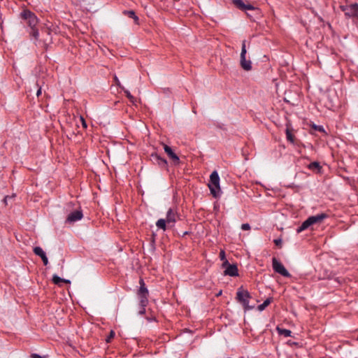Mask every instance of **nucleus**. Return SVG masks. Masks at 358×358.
Wrapping results in <instances>:
<instances>
[{
	"instance_id": "obj_1",
	"label": "nucleus",
	"mask_w": 358,
	"mask_h": 358,
	"mask_svg": "<svg viewBox=\"0 0 358 358\" xmlns=\"http://www.w3.org/2000/svg\"><path fill=\"white\" fill-rule=\"evenodd\" d=\"M139 285L140 287L137 291V296L139 299L141 308L138 313L140 315H143L145 313V307L148 303L149 292L143 278H140Z\"/></svg>"
},
{
	"instance_id": "obj_2",
	"label": "nucleus",
	"mask_w": 358,
	"mask_h": 358,
	"mask_svg": "<svg viewBox=\"0 0 358 358\" xmlns=\"http://www.w3.org/2000/svg\"><path fill=\"white\" fill-rule=\"evenodd\" d=\"M178 217V213L176 210H174L172 208H169L166 213V219H159L156 222V226L163 231H166L168 227H171L173 226L174 223L177 220V217Z\"/></svg>"
},
{
	"instance_id": "obj_3",
	"label": "nucleus",
	"mask_w": 358,
	"mask_h": 358,
	"mask_svg": "<svg viewBox=\"0 0 358 358\" xmlns=\"http://www.w3.org/2000/svg\"><path fill=\"white\" fill-rule=\"evenodd\" d=\"M211 194L215 198L220 196V177L216 171H214L210 176V180L208 185Z\"/></svg>"
},
{
	"instance_id": "obj_4",
	"label": "nucleus",
	"mask_w": 358,
	"mask_h": 358,
	"mask_svg": "<svg viewBox=\"0 0 358 358\" xmlns=\"http://www.w3.org/2000/svg\"><path fill=\"white\" fill-rule=\"evenodd\" d=\"M250 298L251 296L248 290L243 289L242 287L238 289L236 293V299L243 305L245 311L253 308V306H250L249 305V299Z\"/></svg>"
},
{
	"instance_id": "obj_5",
	"label": "nucleus",
	"mask_w": 358,
	"mask_h": 358,
	"mask_svg": "<svg viewBox=\"0 0 358 358\" xmlns=\"http://www.w3.org/2000/svg\"><path fill=\"white\" fill-rule=\"evenodd\" d=\"M246 41L244 40L242 42V46H241V59H240V64L241 66L245 70V71H250L252 69V63L250 60L246 59Z\"/></svg>"
},
{
	"instance_id": "obj_6",
	"label": "nucleus",
	"mask_w": 358,
	"mask_h": 358,
	"mask_svg": "<svg viewBox=\"0 0 358 358\" xmlns=\"http://www.w3.org/2000/svg\"><path fill=\"white\" fill-rule=\"evenodd\" d=\"M341 8L348 17L358 19V3H355L348 6H342Z\"/></svg>"
},
{
	"instance_id": "obj_7",
	"label": "nucleus",
	"mask_w": 358,
	"mask_h": 358,
	"mask_svg": "<svg viewBox=\"0 0 358 358\" xmlns=\"http://www.w3.org/2000/svg\"><path fill=\"white\" fill-rule=\"evenodd\" d=\"M22 17L27 21L30 28H34L38 24V18L36 15L29 10H25L21 13Z\"/></svg>"
},
{
	"instance_id": "obj_8",
	"label": "nucleus",
	"mask_w": 358,
	"mask_h": 358,
	"mask_svg": "<svg viewBox=\"0 0 358 358\" xmlns=\"http://www.w3.org/2000/svg\"><path fill=\"white\" fill-rule=\"evenodd\" d=\"M272 266L275 273H278L284 277L289 278L291 276L290 273L285 268L283 264L280 262L275 257L272 259Z\"/></svg>"
},
{
	"instance_id": "obj_9",
	"label": "nucleus",
	"mask_w": 358,
	"mask_h": 358,
	"mask_svg": "<svg viewBox=\"0 0 358 358\" xmlns=\"http://www.w3.org/2000/svg\"><path fill=\"white\" fill-rule=\"evenodd\" d=\"M222 267H225L226 269L224 271V275H229L235 277L238 275V270L236 264H229L227 259H225L222 263Z\"/></svg>"
},
{
	"instance_id": "obj_10",
	"label": "nucleus",
	"mask_w": 358,
	"mask_h": 358,
	"mask_svg": "<svg viewBox=\"0 0 358 358\" xmlns=\"http://www.w3.org/2000/svg\"><path fill=\"white\" fill-rule=\"evenodd\" d=\"M83 217V211L82 210L79 209V210H76L72 213H71L67 218H66V222H69V223H73V222H77L78 220H80Z\"/></svg>"
},
{
	"instance_id": "obj_11",
	"label": "nucleus",
	"mask_w": 358,
	"mask_h": 358,
	"mask_svg": "<svg viewBox=\"0 0 358 358\" xmlns=\"http://www.w3.org/2000/svg\"><path fill=\"white\" fill-rule=\"evenodd\" d=\"M165 152L168 155L169 158L175 164H179L180 159L178 155L172 150L171 148L167 145H164Z\"/></svg>"
},
{
	"instance_id": "obj_12",
	"label": "nucleus",
	"mask_w": 358,
	"mask_h": 358,
	"mask_svg": "<svg viewBox=\"0 0 358 358\" xmlns=\"http://www.w3.org/2000/svg\"><path fill=\"white\" fill-rule=\"evenodd\" d=\"M150 159L154 162L157 164L161 167H166L167 166V162L165 159L161 157L157 153H152L150 155Z\"/></svg>"
},
{
	"instance_id": "obj_13",
	"label": "nucleus",
	"mask_w": 358,
	"mask_h": 358,
	"mask_svg": "<svg viewBox=\"0 0 358 358\" xmlns=\"http://www.w3.org/2000/svg\"><path fill=\"white\" fill-rule=\"evenodd\" d=\"M234 5L242 10H254L255 7L251 4H245L242 0H233Z\"/></svg>"
},
{
	"instance_id": "obj_14",
	"label": "nucleus",
	"mask_w": 358,
	"mask_h": 358,
	"mask_svg": "<svg viewBox=\"0 0 358 358\" xmlns=\"http://www.w3.org/2000/svg\"><path fill=\"white\" fill-rule=\"evenodd\" d=\"M285 134H286V138L287 140L290 142L291 143H294V136L292 134V129L291 127V124L289 123H287L286 124V129H285Z\"/></svg>"
},
{
	"instance_id": "obj_15",
	"label": "nucleus",
	"mask_w": 358,
	"mask_h": 358,
	"mask_svg": "<svg viewBox=\"0 0 358 358\" xmlns=\"http://www.w3.org/2000/svg\"><path fill=\"white\" fill-rule=\"evenodd\" d=\"M313 220H311V217H309L307 220H306L301 225L296 229L297 233H300L303 231V230L308 229L309 227L313 225Z\"/></svg>"
},
{
	"instance_id": "obj_16",
	"label": "nucleus",
	"mask_w": 358,
	"mask_h": 358,
	"mask_svg": "<svg viewBox=\"0 0 358 358\" xmlns=\"http://www.w3.org/2000/svg\"><path fill=\"white\" fill-rule=\"evenodd\" d=\"M310 217L314 224L322 222L324 219L327 217V215L326 213H320L316 215L310 216Z\"/></svg>"
},
{
	"instance_id": "obj_17",
	"label": "nucleus",
	"mask_w": 358,
	"mask_h": 358,
	"mask_svg": "<svg viewBox=\"0 0 358 358\" xmlns=\"http://www.w3.org/2000/svg\"><path fill=\"white\" fill-rule=\"evenodd\" d=\"M123 13L129 17L134 19L135 24H138V17L134 10H124Z\"/></svg>"
},
{
	"instance_id": "obj_18",
	"label": "nucleus",
	"mask_w": 358,
	"mask_h": 358,
	"mask_svg": "<svg viewBox=\"0 0 358 358\" xmlns=\"http://www.w3.org/2000/svg\"><path fill=\"white\" fill-rule=\"evenodd\" d=\"M276 330L279 335L283 336L285 337H289L292 335V331L289 329H282L279 327L276 328Z\"/></svg>"
},
{
	"instance_id": "obj_19",
	"label": "nucleus",
	"mask_w": 358,
	"mask_h": 358,
	"mask_svg": "<svg viewBox=\"0 0 358 358\" xmlns=\"http://www.w3.org/2000/svg\"><path fill=\"white\" fill-rule=\"evenodd\" d=\"M33 251L35 255L39 256L41 259L43 258V257L46 255L43 250L38 246L34 248Z\"/></svg>"
},
{
	"instance_id": "obj_20",
	"label": "nucleus",
	"mask_w": 358,
	"mask_h": 358,
	"mask_svg": "<svg viewBox=\"0 0 358 358\" xmlns=\"http://www.w3.org/2000/svg\"><path fill=\"white\" fill-rule=\"evenodd\" d=\"M272 301V298L266 299L262 304L258 306V310L260 311L264 310Z\"/></svg>"
},
{
	"instance_id": "obj_21",
	"label": "nucleus",
	"mask_w": 358,
	"mask_h": 358,
	"mask_svg": "<svg viewBox=\"0 0 358 358\" xmlns=\"http://www.w3.org/2000/svg\"><path fill=\"white\" fill-rule=\"evenodd\" d=\"M122 88L124 90V92L126 94L127 97L129 99V101L131 103H132L133 104H134L136 101V99H135V97L133 95H131V94L130 93V92L129 90L124 89V87H122Z\"/></svg>"
},
{
	"instance_id": "obj_22",
	"label": "nucleus",
	"mask_w": 358,
	"mask_h": 358,
	"mask_svg": "<svg viewBox=\"0 0 358 358\" xmlns=\"http://www.w3.org/2000/svg\"><path fill=\"white\" fill-rule=\"evenodd\" d=\"M30 36H31L34 39L38 40L39 36V32L38 29L36 27L31 28V31L29 32Z\"/></svg>"
},
{
	"instance_id": "obj_23",
	"label": "nucleus",
	"mask_w": 358,
	"mask_h": 358,
	"mask_svg": "<svg viewBox=\"0 0 358 358\" xmlns=\"http://www.w3.org/2000/svg\"><path fill=\"white\" fill-rule=\"evenodd\" d=\"M308 167L310 170H318V171H320V169H321V166L317 162H314L310 163L308 166Z\"/></svg>"
},
{
	"instance_id": "obj_24",
	"label": "nucleus",
	"mask_w": 358,
	"mask_h": 358,
	"mask_svg": "<svg viewBox=\"0 0 358 358\" xmlns=\"http://www.w3.org/2000/svg\"><path fill=\"white\" fill-rule=\"evenodd\" d=\"M63 280L64 279L59 277L58 275H54L52 276V282L55 284V285H59L61 282H63Z\"/></svg>"
},
{
	"instance_id": "obj_25",
	"label": "nucleus",
	"mask_w": 358,
	"mask_h": 358,
	"mask_svg": "<svg viewBox=\"0 0 358 358\" xmlns=\"http://www.w3.org/2000/svg\"><path fill=\"white\" fill-rule=\"evenodd\" d=\"M31 358H48V355L41 356L36 353H32L30 355Z\"/></svg>"
},
{
	"instance_id": "obj_26",
	"label": "nucleus",
	"mask_w": 358,
	"mask_h": 358,
	"mask_svg": "<svg viewBox=\"0 0 358 358\" xmlns=\"http://www.w3.org/2000/svg\"><path fill=\"white\" fill-rule=\"evenodd\" d=\"M115 336V332L113 331H110L109 336L106 338V342L109 343L110 340L114 338Z\"/></svg>"
},
{
	"instance_id": "obj_27",
	"label": "nucleus",
	"mask_w": 358,
	"mask_h": 358,
	"mask_svg": "<svg viewBox=\"0 0 358 358\" xmlns=\"http://www.w3.org/2000/svg\"><path fill=\"white\" fill-rule=\"evenodd\" d=\"M273 242H274V243L275 244V245H277V246H278V247H280V248H281V247H282V239H281V238L275 239Z\"/></svg>"
},
{
	"instance_id": "obj_28",
	"label": "nucleus",
	"mask_w": 358,
	"mask_h": 358,
	"mask_svg": "<svg viewBox=\"0 0 358 358\" xmlns=\"http://www.w3.org/2000/svg\"><path fill=\"white\" fill-rule=\"evenodd\" d=\"M241 229L243 230H250V225L248 223H245L241 225Z\"/></svg>"
},
{
	"instance_id": "obj_29",
	"label": "nucleus",
	"mask_w": 358,
	"mask_h": 358,
	"mask_svg": "<svg viewBox=\"0 0 358 358\" xmlns=\"http://www.w3.org/2000/svg\"><path fill=\"white\" fill-rule=\"evenodd\" d=\"M313 128H314L315 130H317V131H322V132H324V128H323L322 126L314 125V126H313Z\"/></svg>"
},
{
	"instance_id": "obj_30",
	"label": "nucleus",
	"mask_w": 358,
	"mask_h": 358,
	"mask_svg": "<svg viewBox=\"0 0 358 358\" xmlns=\"http://www.w3.org/2000/svg\"><path fill=\"white\" fill-rule=\"evenodd\" d=\"M220 257L221 259V260H224V262L225 261L226 258H225V252L224 250H221L220 252Z\"/></svg>"
},
{
	"instance_id": "obj_31",
	"label": "nucleus",
	"mask_w": 358,
	"mask_h": 358,
	"mask_svg": "<svg viewBox=\"0 0 358 358\" xmlns=\"http://www.w3.org/2000/svg\"><path fill=\"white\" fill-rule=\"evenodd\" d=\"M114 80H115V84H116L117 86H119L120 87H121L120 82V80H119V79H118V78L117 77V76H116V75H115V76H114Z\"/></svg>"
},
{
	"instance_id": "obj_32",
	"label": "nucleus",
	"mask_w": 358,
	"mask_h": 358,
	"mask_svg": "<svg viewBox=\"0 0 358 358\" xmlns=\"http://www.w3.org/2000/svg\"><path fill=\"white\" fill-rule=\"evenodd\" d=\"M42 261H43V262L44 265H45V266H46V265H48V257H47V256H46V255H45L44 257H43V258H42Z\"/></svg>"
},
{
	"instance_id": "obj_33",
	"label": "nucleus",
	"mask_w": 358,
	"mask_h": 358,
	"mask_svg": "<svg viewBox=\"0 0 358 358\" xmlns=\"http://www.w3.org/2000/svg\"><path fill=\"white\" fill-rule=\"evenodd\" d=\"M41 94V87H40L38 89L37 92H36V95H37V96H39Z\"/></svg>"
},
{
	"instance_id": "obj_34",
	"label": "nucleus",
	"mask_w": 358,
	"mask_h": 358,
	"mask_svg": "<svg viewBox=\"0 0 358 358\" xmlns=\"http://www.w3.org/2000/svg\"><path fill=\"white\" fill-rule=\"evenodd\" d=\"M81 120H82V121H83V127H87V124H86V123H85V122L84 119H83V117H81Z\"/></svg>"
},
{
	"instance_id": "obj_35",
	"label": "nucleus",
	"mask_w": 358,
	"mask_h": 358,
	"mask_svg": "<svg viewBox=\"0 0 358 358\" xmlns=\"http://www.w3.org/2000/svg\"><path fill=\"white\" fill-rule=\"evenodd\" d=\"M63 282H65V283H70V280H69L64 279Z\"/></svg>"
},
{
	"instance_id": "obj_36",
	"label": "nucleus",
	"mask_w": 358,
	"mask_h": 358,
	"mask_svg": "<svg viewBox=\"0 0 358 358\" xmlns=\"http://www.w3.org/2000/svg\"><path fill=\"white\" fill-rule=\"evenodd\" d=\"M8 198H10L8 196H6L4 198V201H5V203H6L7 199H8Z\"/></svg>"
},
{
	"instance_id": "obj_37",
	"label": "nucleus",
	"mask_w": 358,
	"mask_h": 358,
	"mask_svg": "<svg viewBox=\"0 0 358 358\" xmlns=\"http://www.w3.org/2000/svg\"><path fill=\"white\" fill-rule=\"evenodd\" d=\"M187 234H188V232H187V231H185V232L184 233V235H187Z\"/></svg>"
},
{
	"instance_id": "obj_38",
	"label": "nucleus",
	"mask_w": 358,
	"mask_h": 358,
	"mask_svg": "<svg viewBox=\"0 0 358 358\" xmlns=\"http://www.w3.org/2000/svg\"><path fill=\"white\" fill-rule=\"evenodd\" d=\"M357 341H358V336H357Z\"/></svg>"
}]
</instances>
